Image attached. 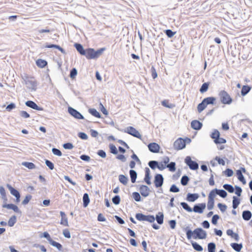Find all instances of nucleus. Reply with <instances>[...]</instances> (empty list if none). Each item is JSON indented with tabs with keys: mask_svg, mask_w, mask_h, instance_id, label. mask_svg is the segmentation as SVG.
Returning a JSON list of instances; mask_svg holds the SVG:
<instances>
[{
	"mask_svg": "<svg viewBox=\"0 0 252 252\" xmlns=\"http://www.w3.org/2000/svg\"><path fill=\"white\" fill-rule=\"evenodd\" d=\"M176 164L174 162H171L170 163L167 164L166 167L169 168L170 171L174 172L176 170L175 167Z\"/></svg>",
	"mask_w": 252,
	"mask_h": 252,
	"instance_id": "nucleus-47",
	"label": "nucleus"
},
{
	"mask_svg": "<svg viewBox=\"0 0 252 252\" xmlns=\"http://www.w3.org/2000/svg\"><path fill=\"white\" fill-rule=\"evenodd\" d=\"M83 201L84 207H86L90 202V199L88 193H86L83 195Z\"/></svg>",
	"mask_w": 252,
	"mask_h": 252,
	"instance_id": "nucleus-30",
	"label": "nucleus"
},
{
	"mask_svg": "<svg viewBox=\"0 0 252 252\" xmlns=\"http://www.w3.org/2000/svg\"><path fill=\"white\" fill-rule=\"evenodd\" d=\"M22 164L30 169H32L35 168V165L32 162H23Z\"/></svg>",
	"mask_w": 252,
	"mask_h": 252,
	"instance_id": "nucleus-36",
	"label": "nucleus"
},
{
	"mask_svg": "<svg viewBox=\"0 0 252 252\" xmlns=\"http://www.w3.org/2000/svg\"><path fill=\"white\" fill-rule=\"evenodd\" d=\"M149 166L153 169L158 168V162L155 160L150 161L148 163Z\"/></svg>",
	"mask_w": 252,
	"mask_h": 252,
	"instance_id": "nucleus-43",
	"label": "nucleus"
},
{
	"mask_svg": "<svg viewBox=\"0 0 252 252\" xmlns=\"http://www.w3.org/2000/svg\"><path fill=\"white\" fill-rule=\"evenodd\" d=\"M252 216V214L250 211H244L242 213V218L245 220H249L251 219Z\"/></svg>",
	"mask_w": 252,
	"mask_h": 252,
	"instance_id": "nucleus-19",
	"label": "nucleus"
},
{
	"mask_svg": "<svg viewBox=\"0 0 252 252\" xmlns=\"http://www.w3.org/2000/svg\"><path fill=\"white\" fill-rule=\"evenodd\" d=\"M218 206L222 212H224L227 209V206L226 205L220 203L218 204Z\"/></svg>",
	"mask_w": 252,
	"mask_h": 252,
	"instance_id": "nucleus-57",
	"label": "nucleus"
},
{
	"mask_svg": "<svg viewBox=\"0 0 252 252\" xmlns=\"http://www.w3.org/2000/svg\"><path fill=\"white\" fill-rule=\"evenodd\" d=\"M165 33L168 37H173L176 33L175 32H173L171 30H166L165 31Z\"/></svg>",
	"mask_w": 252,
	"mask_h": 252,
	"instance_id": "nucleus-56",
	"label": "nucleus"
},
{
	"mask_svg": "<svg viewBox=\"0 0 252 252\" xmlns=\"http://www.w3.org/2000/svg\"><path fill=\"white\" fill-rule=\"evenodd\" d=\"M223 188L230 193H233L234 191V189L231 185L224 184L223 186Z\"/></svg>",
	"mask_w": 252,
	"mask_h": 252,
	"instance_id": "nucleus-37",
	"label": "nucleus"
},
{
	"mask_svg": "<svg viewBox=\"0 0 252 252\" xmlns=\"http://www.w3.org/2000/svg\"><path fill=\"white\" fill-rule=\"evenodd\" d=\"M89 112L93 116H94L96 118H100L101 117V115H100V113L94 108L89 109Z\"/></svg>",
	"mask_w": 252,
	"mask_h": 252,
	"instance_id": "nucleus-31",
	"label": "nucleus"
},
{
	"mask_svg": "<svg viewBox=\"0 0 252 252\" xmlns=\"http://www.w3.org/2000/svg\"><path fill=\"white\" fill-rule=\"evenodd\" d=\"M129 175L131 178V181L132 183H134L136 181V179L137 178V173L134 170H130L129 171Z\"/></svg>",
	"mask_w": 252,
	"mask_h": 252,
	"instance_id": "nucleus-26",
	"label": "nucleus"
},
{
	"mask_svg": "<svg viewBox=\"0 0 252 252\" xmlns=\"http://www.w3.org/2000/svg\"><path fill=\"white\" fill-rule=\"evenodd\" d=\"M251 89V88L249 86H243L241 90L242 95H246L250 91Z\"/></svg>",
	"mask_w": 252,
	"mask_h": 252,
	"instance_id": "nucleus-32",
	"label": "nucleus"
},
{
	"mask_svg": "<svg viewBox=\"0 0 252 252\" xmlns=\"http://www.w3.org/2000/svg\"><path fill=\"white\" fill-rule=\"evenodd\" d=\"M163 177L161 174H157L155 177L154 183L157 188L160 187L163 183Z\"/></svg>",
	"mask_w": 252,
	"mask_h": 252,
	"instance_id": "nucleus-9",
	"label": "nucleus"
},
{
	"mask_svg": "<svg viewBox=\"0 0 252 252\" xmlns=\"http://www.w3.org/2000/svg\"><path fill=\"white\" fill-rule=\"evenodd\" d=\"M189 181V178L186 175L183 176L181 180V183L183 186H186L188 184Z\"/></svg>",
	"mask_w": 252,
	"mask_h": 252,
	"instance_id": "nucleus-44",
	"label": "nucleus"
},
{
	"mask_svg": "<svg viewBox=\"0 0 252 252\" xmlns=\"http://www.w3.org/2000/svg\"><path fill=\"white\" fill-rule=\"evenodd\" d=\"M2 207L3 208H7V209H12L15 212L17 213H19V214L21 213V212L19 210L18 207L16 205H15L14 204H6V203H5V204H4L2 205Z\"/></svg>",
	"mask_w": 252,
	"mask_h": 252,
	"instance_id": "nucleus-14",
	"label": "nucleus"
},
{
	"mask_svg": "<svg viewBox=\"0 0 252 252\" xmlns=\"http://www.w3.org/2000/svg\"><path fill=\"white\" fill-rule=\"evenodd\" d=\"M214 206V200H209L207 203V208L208 210H212Z\"/></svg>",
	"mask_w": 252,
	"mask_h": 252,
	"instance_id": "nucleus-55",
	"label": "nucleus"
},
{
	"mask_svg": "<svg viewBox=\"0 0 252 252\" xmlns=\"http://www.w3.org/2000/svg\"><path fill=\"white\" fill-rule=\"evenodd\" d=\"M150 170L149 168L146 167L145 168V177L144 178L145 182L149 185L151 184V182L150 181L151 177H150Z\"/></svg>",
	"mask_w": 252,
	"mask_h": 252,
	"instance_id": "nucleus-18",
	"label": "nucleus"
},
{
	"mask_svg": "<svg viewBox=\"0 0 252 252\" xmlns=\"http://www.w3.org/2000/svg\"><path fill=\"white\" fill-rule=\"evenodd\" d=\"M194 235L193 236L194 239L198 238L200 239H204L207 237L206 231L201 228H197L194 231Z\"/></svg>",
	"mask_w": 252,
	"mask_h": 252,
	"instance_id": "nucleus-4",
	"label": "nucleus"
},
{
	"mask_svg": "<svg viewBox=\"0 0 252 252\" xmlns=\"http://www.w3.org/2000/svg\"><path fill=\"white\" fill-rule=\"evenodd\" d=\"M86 56L88 59H95L94 50L92 48H89L86 51Z\"/></svg>",
	"mask_w": 252,
	"mask_h": 252,
	"instance_id": "nucleus-15",
	"label": "nucleus"
},
{
	"mask_svg": "<svg viewBox=\"0 0 252 252\" xmlns=\"http://www.w3.org/2000/svg\"><path fill=\"white\" fill-rule=\"evenodd\" d=\"M16 217L15 216H12L8 220V225L10 227L13 226L16 222Z\"/></svg>",
	"mask_w": 252,
	"mask_h": 252,
	"instance_id": "nucleus-38",
	"label": "nucleus"
},
{
	"mask_svg": "<svg viewBox=\"0 0 252 252\" xmlns=\"http://www.w3.org/2000/svg\"><path fill=\"white\" fill-rule=\"evenodd\" d=\"M36 63V65L40 68H43L47 64V62L42 59H38Z\"/></svg>",
	"mask_w": 252,
	"mask_h": 252,
	"instance_id": "nucleus-28",
	"label": "nucleus"
},
{
	"mask_svg": "<svg viewBox=\"0 0 252 252\" xmlns=\"http://www.w3.org/2000/svg\"><path fill=\"white\" fill-rule=\"evenodd\" d=\"M185 160L186 163L189 166L190 169L196 170L198 168V163L192 160L190 157H187Z\"/></svg>",
	"mask_w": 252,
	"mask_h": 252,
	"instance_id": "nucleus-6",
	"label": "nucleus"
},
{
	"mask_svg": "<svg viewBox=\"0 0 252 252\" xmlns=\"http://www.w3.org/2000/svg\"><path fill=\"white\" fill-rule=\"evenodd\" d=\"M23 79L27 87L32 91H36L37 88V83L35 80L32 77L25 76Z\"/></svg>",
	"mask_w": 252,
	"mask_h": 252,
	"instance_id": "nucleus-1",
	"label": "nucleus"
},
{
	"mask_svg": "<svg viewBox=\"0 0 252 252\" xmlns=\"http://www.w3.org/2000/svg\"><path fill=\"white\" fill-rule=\"evenodd\" d=\"M215 190L217 191V194L222 198L226 197L227 195V192L223 189H215Z\"/></svg>",
	"mask_w": 252,
	"mask_h": 252,
	"instance_id": "nucleus-35",
	"label": "nucleus"
},
{
	"mask_svg": "<svg viewBox=\"0 0 252 252\" xmlns=\"http://www.w3.org/2000/svg\"><path fill=\"white\" fill-rule=\"evenodd\" d=\"M187 141H188V142H189L190 141V139L188 138H186V140H184L182 138H178L174 143L173 146L174 149L176 150H180L185 148Z\"/></svg>",
	"mask_w": 252,
	"mask_h": 252,
	"instance_id": "nucleus-3",
	"label": "nucleus"
},
{
	"mask_svg": "<svg viewBox=\"0 0 252 252\" xmlns=\"http://www.w3.org/2000/svg\"><path fill=\"white\" fill-rule=\"evenodd\" d=\"M135 217L139 221H144L145 215L142 213H137L136 214Z\"/></svg>",
	"mask_w": 252,
	"mask_h": 252,
	"instance_id": "nucleus-51",
	"label": "nucleus"
},
{
	"mask_svg": "<svg viewBox=\"0 0 252 252\" xmlns=\"http://www.w3.org/2000/svg\"><path fill=\"white\" fill-rule=\"evenodd\" d=\"M50 244L52 246L57 248L59 250H61L62 249V245L58 243V242H56L54 241H53V240L51 241V242L50 243Z\"/></svg>",
	"mask_w": 252,
	"mask_h": 252,
	"instance_id": "nucleus-42",
	"label": "nucleus"
},
{
	"mask_svg": "<svg viewBox=\"0 0 252 252\" xmlns=\"http://www.w3.org/2000/svg\"><path fill=\"white\" fill-rule=\"evenodd\" d=\"M120 197L119 195H115L112 198V202L115 205H118L120 202Z\"/></svg>",
	"mask_w": 252,
	"mask_h": 252,
	"instance_id": "nucleus-54",
	"label": "nucleus"
},
{
	"mask_svg": "<svg viewBox=\"0 0 252 252\" xmlns=\"http://www.w3.org/2000/svg\"><path fill=\"white\" fill-rule=\"evenodd\" d=\"M139 191L141 195L144 197H147L149 195L150 189L145 185L140 186Z\"/></svg>",
	"mask_w": 252,
	"mask_h": 252,
	"instance_id": "nucleus-13",
	"label": "nucleus"
},
{
	"mask_svg": "<svg viewBox=\"0 0 252 252\" xmlns=\"http://www.w3.org/2000/svg\"><path fill=\"white\" fill-rule=\"evenodd\" d=\"M215 100L216 98L214 97H208L203 99L204 102H205L207 105L208 104H214Z\"/></svg>",
	"mask_w": 252,
	"mask_h": 252,
	"instance_id": "nucleus-25",
	"label": "nucleus"
},
{
	"mask_svg": "<svg viewBox=\"0 0 252 252\" xmlns=\"http://www.w3.org/2000/svg\"><path fill=\"white\" fill-rule=\"evenodd\" d=\"M45 48H56V49H58V50H59L63 54H65V50L62 48V47H61L59 45H55V44H47L45 46Z\"/></svg>",
	"mask_w": 252,
	"mask_h": 252,
	"instance_id": "nucleus-22",
	"label": "nucleus"
},
{
	"mask_svg": "<svg viewBox=\"0 0 252 252\" xmlns=\"http://www.w3.org/2000/svg\"><path fill=\"white\" fill-rule=\"evenodd\" d=\"M220 216L218 215H215L213 216L212 219V223L213 224H216L217 223L218 220L219 219Z\"/></svg>",
	"mask_w": 252,
	"mask_h": 252,
	"instance_id": "nucleus-64",
	"label": "nucleus"
},
{
	"mask_svg": "<svg viewBox=\"0 0 252 252\" xmlns=\"http://www.w3.org/2000/svg\"><path fill=\"white\" fill-rule=\"evenodd\" d=\"M240 203V200L236 196L233 197L232 207L234 209H236Z\"/></svg>",
	"mask_w": 252,
	"mask_h": 252,
	"instance_id": "nucleus-29",
	"label": "nucleus"
},
{
	"mask_svg": "<svg viewBox=\"0 0 252 252\" xmlns=\"http://www.w3.org/2000/svg\"><path fill=\"white\" fill-rule=\"evenodd\" d=\"M208 252H215L216 250V244L211 242L208 244Z\"/></svg>",
	"mask_w": 252,
	"mask_h": 252,
	"instance_id": "nucleus-39",
	"label": "nucleus"
},
{
	"mask_svg": "<svg viewBox=\"0 0 252 252\" xmlns=\"http://www.w3.org/2000/svg\"><path fill=\"white\" fill-rule=\"evenodd\" d=\"M199 197V195L197 193H189L187 195V199L189 202H194Z\"/></svg>",
	"mask_w": 252,
	"mask_h": 252,
	"instance_id": "nucleus-17",
	"label": "nucleus"
},
{
	"mask_svg": "<svg viewBox=\"0 0 252 252\" xmlns=\"http://www.w3.org/2000/svg\"><path fill=\"white\" fill-rule=\"evenodd\" d=\"M231 247L236 252H239L243 248V245L241 244L233 243L231 244Z\"/></svg>",
	"mask_w": 252,
	"mask_h": 252,
	"instance_id": "nucleus-21",
	"label": "nucleus"
},
{
	"mask_svg": "<svg viewBox=\"0 0 252 252\" xmlns=\"http://www.w3.org/2000/svg\"><path fill=\"white\" fill-rule=\"evenodd\" d=\"M74 46L77 51L82 55H86V51L84 50L83 46L79 43H75Z\"/></svg>",
	"mask_w": 252,
	"mask_h": 252,
	"instance_id": "nucleus-20",
	"label": "nucleus"
},
{
	"mask_svg": "<svg viewBox=\"0 0 252 252\" xmlns=\"http://www.w3.org/2000/svg\"><path fill=\"white\" fill-rule=\"evenodd\" d=\"M45 164L50 170H53L54 169V164L51 161L46 159L45 160Z\"/></svg>",
	"mask_w": 252,
	"mask_h": 252,
	"instance_id": "nucleus-60",
	"label": "nucleus"
},
{
	"mask_svg": "<svg viewBox=\"0 0 252 252\" xmlns=\"http://www.w3.org/2000/svg\"><path fill=\"white\" fill-rule=\"evenodd\" d=\"M216 194H217V191L215 190V189H213L209 194L208 199L214 200V198L216 197Z\"/></svg>",
	"mask_w": 252,
	"mask_h": 252,
	"instance_id": "nucleus-41",
	"label": "nucleus"
},
{
	"mask_svg": "<svg viewBox=\"0 0 252 252\" xmlns=\"http://www.w3.org/2000/svg\"><path fill=\"white\" fill-rule=\"evenodd\" d=\"M125 132L132 135L134 137L140 139H142V136L139 131L132 126L127 127L126 129L125 130Z\"/></svg>",
	"mask_w": 252,
	"mask_h": 252,
	"instance_id": "nucleus-5",
	"label": "nucleus"
},
{
	"mask_svg": "<svg viewBox=\"0 0 252 252\" xmlns=\"http://www.w3.org/2000/svg\"><path fill=\"white\" fill-rule=\"evenodd\" d=\"M207 107V105L205 102H204L203 100L202 101L199 103L197 106V110L199 113H201L202 111H203L206 107Z\"/></svg>",
	"mask_w": 252,
	"mask_h": 252,
	"instance_id": "nucleus-34",
	"label": "nucleus"
},
{
	"mask_svg": "<svg viewBox=\"0 0 252 252\" xmlns=\"http://www.w3.org/2000/svg\"><path fill=\"white\" fill-rule=\"evenodd\" d=\"M6 187L9 190L10 193L16 197V202H19L20 200V194L19 191L14 188H13L11 185L9 184H7L6 185Z\"/></svg>",
	"mask_w": 252,
	"mask_h": 252,
	"instance_id": "nucleus-7",
	"label": "nucleus"
},
{
	"mask_svg": "<svg viewBox=\"0 0 252 252\" xmlns=\"http://www.w3.org/2000/svg\"><path fill=\"white\" fill-rule=\"evenodd\" d=\"M32 198V196L31 195H27L26 196L24 200L22 201V204L24 205L27 204Z\"/></svg>",
	"mask_w": 252,
	"mask_h": 252,
	"instance_id": "nucleus-50",
	"label": "nucleus"
},
{
	"mask_svg": "<svg viewBox=\"0 0 252 252\" xmlns=\"http://www.w3.org/2000/svg\"><path fill=\"white\" fill-rule=\"evenodd\" d=\"M19 113L20 116L26 119L30 117V115L25 111H20Z\"/></svg>",
	"mask_w": 252,
	"mask_h": 252,
	"instance_id": "nucleus-61",
	"label": "nucleus"
},
{
	"mask_svg": "<svg viewBox=\"0 0 252 252\" xmlns=\"http://www.w3.org/2000/svg\"><path fill=\"white\" fill-rule=\"evenodd\" d=\"M149 150L152 153H157L159 152L160 147L156 143H150L148 146Z\"/></svg>",
	"mask_w": 252,
	"mask_h": 252,
	"instance_id": "nucleus-12",
	"label": "nucleus"
},
{
	"mask_svg": "<svg viewBox=\"0 0 252 252\" xmlns=\"http://www.w3.org/2000/svg\"><path fill=\"white\" fill-rule=\"evenodd\" d=\"M220 135L219 131L215 129L214 132L212 133L211 137L212 138L214 139V140L216 139V138H218Z\"/></svg>",
	"mask_w": 252,
	"mask_h": 252,
	"instance_id": "nucleus-52",
	"label": "nucleus"
},
{
	"mask_svg": "<svg viewBox=\"0 0 252 252\" xmlns=\"http://www.w3.org/2000/svg\"><path fill=\"white\" fill-rule=\"evenodd\" d=\"M155 220V218L154 217V216H152V215L146 216L145 215L144 221H147L150 222H154Z\"/></svg>",
	"mask_w": 252,
	"mask_h": 252,
	"instance_id": "nucleus-48",
	"label": "nucleus"
},
{
	"mask_svg": "<svg viewBox=\"0 0 252 252\" xmlns=\"http://www.w3.org/2000/svg\"><path fill=\"white\" fill-rule=\"evenodd\" d=\"M224 174L227 176V177H231L233 174V171L232 169L227 168L224 171Z\"/></svg>",
	"mask_w": 252,
	"mask_h": 252,
	"instance_id": "nucleus-62",
	"label": "nucleus"
},
{
	"mask_svg": "<svg viewBox=\"0 0 252 252\" xmlns=\"http://www.w3.org/2000/svg\"><path fill=\"white\" fill-rule=\"evenodd\" d=\"M105 50V48H101L97 50V51L94 50V54H95V59L99 57Z\"/></svg>",
	"mask_w": 252,
	"mask_h": 252,
	"instance_id": "nucleus-46",
	"label": "nucleus"
},
{
	"mask_svg": "<svg viewBox=\"0 0 252 252\" xmlns=\"http://www.w3.org/2000/svg\"><path fill=\"white\" fill-rule=\"evenodd\" d=\"M191 245L193 248V249L198 252H201L203 251V248L201 246L199 245L195 242H192Z\"/></svg>",
	"mask_w": 252,
	"mask_h": 252,
	"instance_id": "nucleus-33",
	"label": "nucleus"
},
{
	"mask_svg": "<svg viewBox=\"0 0 252 252\" xmlns=\"http://www.w3.org/2000/svg\"><path fill=\"white\" fill-rule=\"evenodd\" d=\"M77 69L75 68L72 69L70 71V77L71 78H74L76 75H77Z\"/></svg>",
	"mask_w": 252,
	"mask_h": 252,
	"instance_id": "nucleus-58",
	"label": "nucleus"
},
{
	"mask_svg": "<svg viewBox=\"0 0 252 252\" xmlns=\"http://www.w3.org/2000/svg\"><path fill=\"white\" fill-rule=\"evenodd\" d=\"M68 111L69 113L74 117V118L78 119H83L84 117L83 115L78 111H77L76 109L69 107L68 108Z\"/></svg>",
	"mask_w": 252,
	"mask_h": 252,
	"instance_id": "nucleus-8",
	"label": "nucleus"
},
{
	"mask_svg": "<svg viewBox=\"0 0 252 252\" xmlns=\"http://www.w3.org/2000/svg\"><path fill=\"white\" fill-rule=\"evenodd\" d=\"M132 196L134 200L137 201L139 202L141 201V196L140 194L137 192H134L132 193Z\"/></svg>",
	"mask_w": 252,
	"mask_h": 252,
	"instance_id": "nucleus-49",
	"label": "nucleus"
},
{
	"mask_svg": "<svg viewBox=\"0 0 252 252\" xmlns=\"http://www.w3.org/2000/svg\"><path fill=\"white\" fill-rule=\"evenodd\" d=\"M181 205L182 207L188 212H191L193 211V209H192L186 202H182L181 203Z\"/></svg>",
	"mask_w": 252,
	"mask_h": 252,
	"instance_id": "nucleus-45",
	"label": "nucleus"
},
{
	"mask_svg": "<svg viewBox=\"0 0 252 252\" xmlns=\"http://www.w3.org/2000/svg\"><path fill=\"white\" fill-rule=\"evenodd\" d=\"M163 218H164V215L162 213L159 212L158 213V215H156V219L157 222L159 224H162L163 223Z\"/></svg>",
	"mask_w": 252,
	"mask_h": 252,
	"instance_id": "nucleus-24",
	"label": "nucleus"
},
{
	"mask_svg": "<svg viewBox=\"0 0 252 252\" xmlns=\"http://www.w3.org/2000/svg\"><path fill=\"white\" fill-rule=\"evenodd\" d=\"M220 101L224 104H230L232 99L230 95L225 91H221L219 94Z\"/></svg>",
	"mask_w": 252,
	"mask_h": 252,
	"instance_id": "nucleus-2",
	"label": "nucleus"
},
{
	"mask_svg": "<svg viewBox=\"0 0 252 252\" xmlns=\"http://www.w3.org/2000/svg\"><path fill=\"white\" fill-rule=\"evenodd\" d=\"M25 104L27 106L34 110L38 111H42L43 110V108L39 107L32 100H28L26 101Z\"/></svg>",
	"mask_w": 252,
	"mask_h": 252,
	"instance_id": "nucleus-11",
	"label": "nucleus"
},
{
	"mask_svg": "<svg viewBox=\"0 0 252 252\" xmlns=\"http://www.w3.org/2000/svg\"><path fill=\"white\" fill-rule=\"evenodd\" d=\"M205 203H200L196 204L194 206L192 211L195 213L201 214L203 212V210L205 209Z\"/></svg>",
	"mask_w": 252,
	"mask_h": 252,
	"instance_id": "nucleus-10",
	"label": "nucleus"
},
{
	"mask_svg": "<svg viewBox=\"0 0 252 252\" xmlns=\"http://www.w3.org/2000/svg\"><path fill=\"white\" fill-rule=\"evenodd\" d=\"M214 142L216 144H222L225 143L226 141L225 139L220 138L219 136L218 138H216V139L214 140Z\"/></svg>",
	"mask_w": 252,
	"mask_h": 252,
	"instance_id": "nucleus-53",
	"label": "nucleus"
},
{
	"mask_svg": "<svg viewBox=\"0 0 252 252\" xmlns=\"http://www.w3.org/2000/svg\"><path fill=\"white\" fill-rule=\"evenodd\" d=\"M119 181L124 185H126L128 181V178L124 175H120L119 176Z\"/></svg>",
	"mask_w": 252,
	"mask_h": 252,
	"instance_id": "nucleus-27",
	"label": "nucleus"
},
{
	"mask_svg": "<svg viewBox=\"0 0 252 252\" xmlns=\"http://www.w3.org/2000/svg\"><path fill=\"white\" fill-rule=\"evenodd\" d=\"M237 175L238 176V179L240 181H241L244 185L246 184V181L244 176L242 174V171L241 170H238L236 172Z\"/></svg>",
	"mask_w": 252,
	"mask_h": 252,
	"instance_id": "nucleus-23",
	"label": "nucleus"
},
{
	"mask_svg": "<svg viewBox=\"0 0 252 252\" xmlns=\"http://www.w3.org/2000/svg\"><path fill=\"white\" fill-rule=\"evenodd\" d=\"M202 126V124L197 120H193L191 123V127L195 130H199Z\"/></svg>",
	"mask_w": 252,
	"mask_h": 252,
	"instance_id": "nucleus-16",
	"label": "nucleus"
},
{
	"mask_svg": "<svg viewBox=\"0 0 252 252\" xmlns=\"http://www.w3.org/2000/svg\"><path fill=\"white\" fill-rule=\"evenodd\" d=\"M169 190L172 192H178L180 190L175 185H172L170 187Z\"/></svg>",
	"mask_w": 252,
	"mask_h": 252,
	"instance_id": "nucleus-59",
	"label": "nucleus"
},
{
	"mask_svg": "<svg viewBox=\"0 0 252 252\" xmlns=\"http://www.w3.org/2000/svg\"><path fill=\"white\" fill-rule=\"evenodd\" d=\"M110 149L111 152L112 154H113L114 155H116L118 154V151H117V148L115 147V146H114V145H113V144L110 145Z\"/></svg>",
	"mask_w": 252,
	"mask_h": 252,
	"instance_id": "nucleus-63",
	"label": "nucleus"
},
{
	"mask_svg": "<svg viewBox=\"0 0 252 252\" xmlns=\"http://www.w3.org/2000/svg\"><path fill=\"white\" fill-rule=\"evenodd\" d=\"M208 87L209 84L208 83H203L200 89V92L201 93L206 92L208 90Z\"/></svg>",
	"mask_w": 252,
	"mask_h": 252,
	"instance_id": "nucleus-40",
	"label": "nucleus"
}]
</instances>
